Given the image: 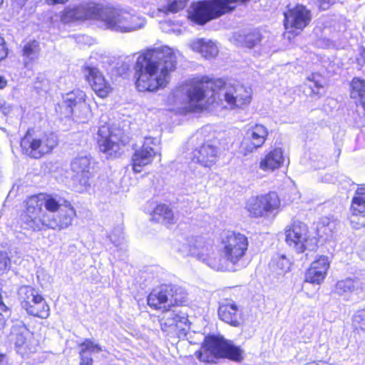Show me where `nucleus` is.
Here are the masks:
<instances>
[{
    "label": "nucleus",
    "instance_id": "2",
    "mask_svg": "<svg viewBox=\"0 0 365 365\" xmlns=\"http://www.w3.org/2000/svg\"><path fill=\"white\" fill-rule=\"evenodd\" d=\"M19 216L20 227L27 231H61L72 225L77 217L75 207L65 200L61 205L51 194L38 192L28 196L23 202Z\"/></svg>",
    "mask_w": 365,
    "mask_h": 365
},
{
    "label": "nucleus",
    "instance_id": "25",
    "mask_svg": "<svg viewBox=\"0 0 365 365\" xmlns=\"http://www.w3.org/2000/svg\"><path fill=\"white\" fill-rule=\"evenodd\" d=\"M284 161L283 150L281 148L275 147L268 152L259 161V168L265 172H273L280 168Z\"/></svg>",
    "mask_w": 365,
    "mask_h": 365
},
{
    "label": "nucleus",
    "instance_id": "3",
    "mask_svg": "<svg viewBox=\"0 0 365 365\" xmlns=\"http://www.w3.org/2000/svg\"><path fill=\"white\" fill-rule=\"evenodd\" d=\"M177 66V56L170 48L147 49L138 56L134 64L135 90L140 93H156L165 88Z\"/></svg>",
    "mask_w": 365,
    "mask_h": 365
},
{
    "label": "nucleus",
    "instance_id": "29",
    "mask_svg": "<svg viewBox=\"0 0 365 365\" xmlns=\"http://www.w3.org/2000/svg\"><path fill=\"white\" fill-rule=\"evenodd\" d=\"M151 221L154 222H162L167 227L175 224V215L168 205L160 203L155 206L151 212Z\"/></svg>",
    "mask_w": 365,
    "mask_h": 365
},
{
    "label": "nucleus",
    "instance_id": "21",
    "mask_svg": "<svg viewBox=\"0 0 365 365\" xmlns=\"http://www.w3.org/2000/svg\"><path fill=\"white\" fill-rule=\"evenodd\" d=\"M219 319L233 327H240L245 322L242 308L232 299H225L219 304Z\"/></svg>",
    "mask_w": 365,
    "mask_h": 365
},
{
    "label": "nucleus",
    "instance_id": "28",
    "mask_svg": "<svg viewBox=\"0 0 365 365\" xmlns=\"http://www.w3.org/2000/svg\"><path fill=\"white\" fill-rule=\"evenodd\" d=\"M349 211L352 216L365 217V185L356 188L350 202Z\"/></svg>",
    "mask_w": 365,
    "mask_h": 365
},
{
    "label": "nucleus",
    "instance_id": "38",
    "mask_svg": "<svg viewBox=\"0 0 365 365\" xmlns=\"http://www.w3.org/2000/svg\"><path fill=\"white\" fill-rule=\"evenodd\" d=\"M318 7L320 10L326 11L335 4V0H317Z\"/></svg>",
    "mask_w": 365,
    "mask_h": 365
},
{
    "label": "nucleus",
    "instance_id": "6",
    "mask_svg": "<svg viewBox=\"0 0 365 365\" xmlns=\"http://www.w3.org/2000/svg\"><path fill=\"white\" fill-rule=\"evenodd\" d=\"M58 144V137L54 132L35 128H28L19 141L21 154L34 160L51 154Z\"/></svg>",
    "mask_w": 365,
    "mask_h": 365
},
{
    "label": "nucleus",
    "instance_id": "46",
    "mask_svg": "<svg viewBox=\"0 0 365 365\" xmlns=\"http://www.w3.org/2000/svg\"><path fill=\"white\" fill-rule=\"evenodd\" d=\"M5 358H6V354H0V365L2 364V363L4 362Z\"/></svg>",
    "mask_w": 365,
    "mask_h": 365
},
{
    "label": "nucleus",
    "instance_id": "30",
    "mask_svg": "<svg viewBox=\"0 0 365 365\" xmlns=\"http://www.w3.org/2000/svg\"><path fill=\"white\" fill-rule=\"evenodd\" d=\"M112 132L110 126L105 123L98 128L96 136V142L101 151L107 153L112 150L115 146V142L111 140Z\"/></svg>",
    "mask_w": 365,
    "mask_h": 365
},
{
    "label": "nucleus",
    "instance_id": "8",
    "mask_svg": "<svg viewBox=\"0 0 365 365\" xmlns=\"http://www.w3.org/2000/svg\"><path fill=\"white\" fill-rule=\"evenodd\" d=\"M283 17V36L289 41L299 36L312 21L311 10L302 4H296L292 7L288 6Z\"/></svg>",
    "mask_w": 365,
    "mask_h": 365
},
{
    "label": "nucleus",
    "instance_id": "1",
    "mask_svg": "<svg viewBox=\"0 0 365 365\" xmlns=\"http://www.w3.org/2000/svg\"><path fill=\"white\" fill-rule=\"evenodd\" d=\"M185 110L190 113H201L213 104L222 101L220 92L225 90L224 101L231 110L242 109L250 104L252 91L242 84H228L223 78L197 76L186 83Z\"/></svg>",
    "mask_w": 365,
    "mask_h": 365
},
{
    "label": "nucleus",
    "instance_id": "12",
    "mask_svg": "<svg viewBox=\"0 0 365 365\" xmlns=\"http://www.w3.org/2000/svg\"><path fill=\"white\" fill-rule=\"evenodd\" d=\"M245 208L252 217L259 218L282 210V200L275 191L253 196L247 202Z\"/></svg>",
    "mask_w": 365,
    "mask_h": 365
},
{
    "label": "nucleus",
    "instance_id": "32",
    "mask_svg": "<svg viewBox=\"0 0 365 365\" xmlns=\"http://www.w3.org/2000/svg\"><path fill=\"white\" fill-rule=\"evenodd\" d=\"M357 280L350 277L339 280L335 284V292L339 295L352 293L359 289Z\"/></svg>",
    "mask_w": 365,
    "mask_h": 365
},
{
    "label": "nucleus",
    "instance_id": "40",
    "mask_svg": "<svg viewBox=\"0 0 365 365\" xmlns=\"http://www.w3.org/2000/svg\"><path fill=\"white\" fill-rule=\"evenodd\" d=\"M0 309L3 312H11V308L9 306H7L4 302L1 288H0Z\"/></svg>",
    "mask_w": 365,
    "mask_h": 365
},
{
    "label": "nucleus",
    "instance_id": "45",
    "mask_svg": "<svg viewBox=\"0 0 365 365\" xmlns=\"http://www.w3.org/2000/svg\"><path fill=\"white\" fill-rule=\"evenodd\" d=\"M305 365H331V364L327 361H320L318 362H316V361L308 362Z\"/></svg>",
    "mask_w": 365,
    "mask_h": 365
},
{
    "label": "nucleus",
    "instance_id": "15",
    "mask_svg": "<svg viewBox=\"0 0 365 365\" xmlns=\"http://www.w3.org/2000/svg\"><path fill=\"white\" fill-rule=\"evenodd\" d=\"M96 165L90 155H78L71 162V170L81 191H87L94 184Z\"/></svg>",
    "mask_w": 365,
    "mask_h": 365
},
{
    "label": "nucleus",
    "instance_id": "26",
    "mask_svg": "<svg viewBox=\"0 0 365 365\" xmlns=\"http://www.w3.org/2000/svg\"><path fill=\"white\" fill-rule=\"evenodd\" d=\"M320 76L321 75L318 73H312L307 77L305 81L301 86L302 91L306 97L319 99L324 96V84L318 79Z\"/></svg>",
    "mask_w": 365,
    "mask_h": 365
},
{
    "label": "nucleus",
    "instance_id": "9",
    "mask_svg": "<svg viewBox=\"0 0 365 365\" xmlns=\"http://www.w3.org/2000/svg\"><path fill=\"white\" fill-rule=\"evenodd\" d=\"M108 29L123 32L134 31L141 28L144 19L128 11L114 8H104L98 19Z\"/></svg>",
    "mask_w": 365,
    "mask_h": 365
},
{
    "label": "nucleus",
    "instance_id": "4",
    "mask_svg": "<svg viewBox=\"0 0 365 365\" xmlns=\"http://www.w3.org/2000/svg\"><path fill=\"white\" fill-rule=\"evenodd\" d=\"M218 242L221 247L215 250L206 242L202 243L195 237L194 242L188 245V251L192 256L218 271L227 270L229 264H238L248 251V237L235 230L224 231Z\"/></svg>",
    "mask_w": 365,
    "mask_h": 365
},
{
    "label": "nucleus",
    "instance_id": "20",
    "mask_svg": "<svg viewBox=\"0 0 365 365\" xmlns=\"http://www.w3.org/2000/svg\"><path fill=\"white\" fill-rule=\"evenodd\" d=\"M331 266V260L327 255L315 257L304 272V282L320 285L326 279Z\"/></svg>",
    "mask_w": 365,
    "mask_h": 365
},
{
    "label": "nucleus",
    "instance_id": "23",
    "mask_svg": "<svg viewBox=\"0 0 365 365\" xmlns=\"http://www.w3.org/2000/svg\"><path fill=\"white\" fill-rule=\"evenodd\" d=\"M269 132L267 128L262 124H255L247 132L248 138L241 143V147L245 154L252 153L262 147L265 143Z\"/></svg>",
    "mask_w": 365,
    "mask_h": 365
},
{
    "label": "nucleus",
    "instance_id": "14",
    "mask_svg": "<svg viewBox=\"0 0 365 365\" xmlns=\"http://www.w3.org/2000/svg\"><path fill=\"white\" fill-rule=\"evenodd\" d=\"M158 322L163 333L178 339L187 336L191 324L187 314L173 310L163 312L158 317Z\"/></svg>",
    "mask_w": 365,
    "mask_h": 365
},
{
    "label": "nucleus",
    "instance_id": "11",
    "mask_svg": "<svg viewBox=\"0 0 365 365\" xmlns=\"http://www.w3.org/2000/svg\"><path fill=\"white\" fill-rule=\"evenodd\" d=\"M9 334L11 343L14 344L16 351L24 356H29L37 352L39 346L38 339L31 332L27 326L18 319L14 320Z\"/></svg>",
    "mask_w": 365,
    "mask_h": 365
},
{
    "label": "nucleus",
    "instance_id": "5",
    "mask_svg": "<svg viewBox=\"0 0 365 365\" xmlns=\"http://www.w3.org/2000/svg\"><path fill=\"white\" fill-rule=\"evenodd\" d=\"M195 355L200 361L205 364H215L221 359L233 361H240L243 359L240 347L221 334L206 335Z\"/></svg>",
    "mask_w": 365,
    "mask_h": 365
},
{
    "label": "nucleus",
    "instance_id": "16",
    "mask_svg": "<svg viewBox=\"0 0 365 365\" xmlns=\"http://www.w3.org/2000/svg\"><path fill=\"white\" fill-rule=\"evenodd\" d=\"M102 12V6L97 3L88 1L73 7L65 8L60 14V20L64 24L76 21L98 19Z\"/></svg>",
    "mask_w": 365,
    "mask_h": 365
},
{
    "label": "nucleus",
    "instance_id": "35",
    "mask_svg": "<svg viewBox=\"0 0 365 365\" xmlns=\"http://www.w3.org/2000/svg\"><path fill=\"white\" fill-rule=\"evenodd\" d=\"M353 331L355 334L365 333V319L361 316H355L353 319Z\"/></svg>",
    "mask_w": 365,
    "mask_h": 365
},
{
    "label": "nucleus",
    "instance_id": "10",
    "mask_svg": "<svg viewBox=\"0 0 365 365\" xmlns=\"http://www.w3.org/2000/svg\"><path fill=\"white\" fill-rule=\"evenodd\" d=\"M21 307L33 317L46 319L50 315V307L39 291L30 285H24L19 289Z\"/></svg>",
    "mask_w": 365,
    "mask_h": 365
},
{
    "label": "nucleus",
    "instance_id": "24",
    "mask_svg": "<svg viewBox=\"0 0 365 365\" xmlns=\"http://www.w3.org/2000/svg\"><path fill=\"white\" fill-rule=\"evenodd\" d=\"M41 52L40 43L32 39L24 43L21 50L22 64L27 71H32Z\"/></svg>",
    "mask_w": 365,
    "mask_h": 365
},
{
    "label": "nucleus",
    "instance_id": "34",
    "mask_svg": "<svg viewBox=\"0 0 365 365\" xmlns=\"http://www.w3.org/2000/svg\"><path fill=\"white\" fill-rule=\"evenodd\" d=\"M187 0H167L165 12L177 13L182 10L187 5Z\"/></svg>",
    "mask_w": 365,
    "mask_h": 365
},
{
    "label": "nucleus",
    "instance_id": "37",
    "mask_svg": "<svg viewBox=\"0 0 365 365\" xmlns=\"http://www.w3.org/2000/svg\"><path fill=\"white\" fill-rule=\"evenodd\" d=\"M10 263V259L6 252H0V270L7 269Z\"/></svg>",
    "mask_w": 365,
    "mask_h": 365
},
{
    "label": "nucleus",
    "instance_id": "13",
    "mask_svg": "<svg viewBox=\"0 0 365 365\" xmlns=\"http://www.w3.org/2000/svg\"><path fill=\"white\" fill-rule=\"evenodd\" d=\"M286 244L297 253H304L315 237L311 235L309 226L299 220H294L284 230Z\"/></svg>",
    "mask_w": 365,
    "mask_h": 365
},
{
    "label": "nucleus",
    "instance_id": "41",
    "mask_svg": "<svg viewBox=\"0 0 365 365\" xmlns=\"http://www.w3.org/2000/svg\"><path fill=\"white\" fill-rule=\"evenodd\" d=\"M80 361L78 365H93V359L89 356H79Z\"/></svg>",
    "mask_w": 365,
    "mask_h": 365
},
{
    "label": "nucleus",
    "instance_id": "42",
    "mask_svg": "<svg viewBox=\"0 0 365 365\" xmlns=\"http://www.w3.org/2000/svg\"><path fill=\"white\" fill-rule=\"evenodd\" d=\"M6 318L0 312V330L4 329L6 326Z\"/></svg>",
    "mask_w": 365,
    "mask_h": 365
},
{
    "label": "nucleus",
    "instance_id": "7",
    "mask_svg": "<svg viewBox=\"0 0 365 365\" xmlns=\"http://www.w3.org/2000/svg\"><path fill=\"white\" fill-rule=\"evenodd\" d=\"M187 302V293L181 287L168 284L153 289L147 296V304L153 310L163 312L172 307H182Z\"/></svg>",
    "mask_w": 365,
    "mask_h": 365
},
{
    "label": "nucleus",
    "instance_id": "18",
    "mask_svg": "<svg viewBox=\"0 0 365 365\" xmlns=\"http://www.w3.org/2000/svg\"><path fill=\"white\" fill-rule=\"evenodd\" d=\"M82 70L86 73L85 80L99 98L105 99L112 93L111 83L97 67L84 66Z\"/></svg>",
    "mask_w": 365,
    "mask_h": 365
},
{
    "label": "nucleus",
    "instance_id": "22",
    "mask_svg": "<svg viewBox=\"0 0 365 365\" xmlns=\"http://www.w3.org/2000/svg\"><path fill=\"white\" fill-rule=\"evenodd\" d=\"M218 158V147L209 140L195 148L191 153L190 157L192 163L199 164L204 168L212 167L215 165Z\"/></svg>",
    "mask_w": 365,
    "mask_h": 365
},
{
    "label": "nucleus",
    "instance_id": "43",
    "mask_svg": "<svg viewBox=\"0 0 365 365\" xmlns=\"http://www.w3.org/2000/svg\"><path fill=\"white\" fill-rule=\"evenodd\" d=\"M68 0H46L48 5L64 4Z\"/></svg>",
    "mask_w": 365,
    "mask_h": 365
},
{
    "label": "nucleus",
    "instance_id": "33",
    "mask_svg": "<svg viewBox=\"0 0 365 365\" xmlns=\"http://www.w3.org/2000/svg\"><path fill=\"white\" fill-rule=\"evenodd\" d=\"M79 356H87L86 354L98 353L102 351V347L100 344L95 343L90 339H85L78 344Z\"/></svg>",
    "mask_w": 365,
    "mask_h": 365
},
{
    "label": "nucleus",
    "instance_id": "36",
    "mask_svg": "<svg viewBox=\"0 0 365 365\" xmlns=\"http://www.w3.org/2000/svg\"><path fill=\"white\" fill-rule=\"evenodd\" d=\"M9 49L6 39L0 35V63L4 61L9 56Z\"/></svg>",
    "mask_w": 365,
    "mask_h": 365
},
{
    "label": "nucleus",
    "instance_id": "39",
    "mask_svg": "<svg viewBox=\"0 0 365 365\" xmlns=\"http://www.w3.org/2000/svg\"><path fill=\"white\" fill-rule=\"evenodd\" d=\"M117 72L119 76L125 77L129 75L130 67L126 63H122L117 68Z\"/></svg>",
    "mask_w": 365,
    "mask_h": 365
},
{
    "label": "nucleus",
    "instance_id": "27",
    "mask_svg": "<svg viewBox=\"0 0 365 365\" xmlns=\"http://www.w3.org/2000/svg\"><path fill=\"white\" fill-rule=\"evenodd\" d=\"M349 97L356 107L361 106L365 115V79L354 76L349 83Z\"/></svg>",
    "mask_w": 365,
    "mask_h": 365
},
{
    "label": "nucleus",
    "instance_id": "47",
    "mask_svg": "<svg viewBox=\"0 0 365 365\" xmlns=\"http://www.w3.org/2000/svg\"><path fill=\"white\" fill-rule=\"evenodd\" d=\"M364 54H365V49H363V51L361 53V56H363Z\"/></svg>",
    "mask_w": 365,
    "mask_h": 365
},
{
    "label": "nucleus",
    "instance_id": "31",
    "mask_svg": "<svg viewBox=\"0 0 365 365\" xmlns=\"http://www.w3.org/2000/svg\"><path fill=\"white\" fill-rule=\"evenodd\" d=\"M192 51L200 53L205 58H210L217 54V46L211 41L199 38L191 42Z\"/></svg>",
    "mask_w": 365,
    "mask_h": 365
},
{
    "label": "nucleus",
    "instance_id": "44",
    "mask_svg": "<svg viewBox=\"0 0 365 365\" xmlns=\"http://www.w3.org/2000/svg\"><path fill=\"white\" fill-rule=\"evenodd\" d=\"M7 85V80L4 76H0V90L4 89Z\"/></svg>",
    "mask_w": 365,
    "mask_h": 365
},
{
    "label": "nucleus",
    "instance_id": "17",
    "mask_svg": "<svg viewBox=\"0 0 365 365\" xmlns=\"http://www.w3.org/2000/svg\"><path fill=\"white\" fill-rule=\"evenodd\" d=\"M86 100L85 91L74 88L62 96V101L56 105L55 110L61 118H70L81 112Z\"/></svg>",
    "mask_w": 365,
    "mask_h": 365
},
{
    "label": "nucleus",
    "instance_id": "19",
    "mask_svg": "<svg viewBox=\"0 0 365 365\" xmlns=\"http://www.w3.org/2000/svg\"><path fill=\"white\" fill-rule=\"evenodd\" d=\"M153 145L154 140L145 138L142 145L135 150L130 159V166L134 173H141L145 167L153 163L158 154Z\"/></svg>",
    "mask_w": 365,
    "mask_h": 365
}]
</instances>
